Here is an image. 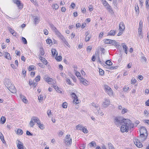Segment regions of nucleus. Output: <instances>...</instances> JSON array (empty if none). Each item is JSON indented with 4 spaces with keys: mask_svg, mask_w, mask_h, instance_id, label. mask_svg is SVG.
<instances>
[{
    "mask_svg": "<svg viewBox=\"0 0 149 149\" xmlns=\"http://www.w3.org/2000/svg\"><path fill=\"white\" fill-rule=\"evenodd\" d=\"M53 87L57 91L59 92L60 91V89L58 88V86L55 85H53Z\"/></svg>",
    "mask_w": 149,
    "mask_h": 149,
    "instance_id": "nucleus-37",
    "label": "nucleus"
},
{
    "mask_svg": "<svg viewBox=\"0 0 149 149\" xmlns=\"http://www.w3.org/2000/svg\"><path fill=\"white\" fill-rule=\"evenodd\" d=\"M139 36L140 38H143V34L142 32H138Z\"/></svg>",
    "mask_w": 149,
    "mask_h": 149,
    "instance_id": "nucleus-64",
    "label": "nucleus"
},
{
    "mask_svg": "<svg viewBox=\"0 0 149 149\" xmlns=\"http://www.w3.org/2000/svg\"><path fill=\"white\" fill-rule=\"evenodd\" d=\"M39 58L41 62H42L44 64L46 65L47 64V61L44 57L42 56H40Z\"/></svg>",
    "mask_w": 149,
    "mask_h": 149,
    "instance_id": "nucleus-19",
    "label": "nucleus"
},
{
    "mask_svg": "<svg viewBox=\"0 0 149 149\" xmlns=\"http://www.w3.org/2000/svg\"><path fill=\"white\" fill-rule=\"evenodd\" d=\"M99 71L100 74L101 75H103L104 74V71L102 69H100Z\"/></svg>",
    "mask_w": 149,
    "mask_h": 149,
    "instance_id": "nucleus-42",
    "label": "nucleus"
},
{
    "mask_svg": "<svg viewBox=\"0 0 149 149\" xmlns=\"http://www.w3.org/2000/svg\"><path fill=\"white\" fill-rule=\"evenodd\" d=\"M58 37L62 40L63 41L65 40V39L61 34V35Z\"/></svg>",
    "mask_w": 149,
    "mask_h": 149,
    "instance_id": "nucleus-46",
    "label": "nucleus"
},
{
    "mask_svg": "<svg viewBox=\"0 0 149 149\" xmlns=\"http://www.w3.org/2000/svg\"><path fill=\"white\" fill-rule=\"evenodd\" d=\"M37 118L35 117H33L29 123L30 126L32 127H33L35 123H37Z\"/></svg>",
    "mask_w": 149,
    "mask_h": 149,
    "instance_id": "nucleus-8",
    "label": "nucleus"
},
{
    "mask_svg": "<svg viewBox=\"0 0 149 149\" xmlns=\"http://www.w3.org/2000/svg\"><path fill=\"white\" fill-rule=\"evenodd\" d=\"M116 67H113V66H108L107 68L110 69V70H113L115 69H116Z\"/></svg>",
    "mask_w": 149,
    "mask_h": 149,
    "instance_id": "nucleus-56",
    "label": "nucleus"
},
{
    "mask_svg": "<svg viewBox=\"0 0 149 149\" xmlns=\"http://www.w3.org/2000/svg\"><path fill=\"white\" fill-rule=\"evenodd\" d=\"M108 11L109 12V13L112 15L114 14V12H113V10L111 8H111L110 9L108 10Z\"/></svg>",
    "mask_w": 149,
    "mask_h": 149,
    "instance_id": "nucleus-55",
    "label": "nucleus"
},
{
    "mask_svg": "<svg viewBox=\"0 0 149 149\" xmlns=\"http://www.w3.org/2000/svg\"><path fill=\"white\" fill-rule=\"evenodd\" d=\"M38 99L39 102H41L43 99V97L42 95H40L38 97Z\"/></svg>",
    "mask_w": 149,
    "mask_h": 149,
    "instance_id": "nucleus-32",
    "label": "nucleus"
},
{
    "mask_svg": "<svg viewBox=\"0 0 149 149\" xmlns=\"http://www.w3.org/2000/svg\"><path fill=\"white\" fill-rule=\"evenodd\" d=\"M80 81L81 83L84 85H87L88 84V82L83 77L79 78Z\"/></svg>",
    "mask_w": 149,
    "mask_h": 149,
    "instance_id": "nucleus-15",
    "label": "nucleus"
},
{
    "mask_svg": "<svg viewBox=\"0 0 149 149\" xmlns=\"http://www.w3.org/2000/svg\"><path fill=\"white\" fill-rule=\"evenodd\" d=\"M108 145L109 149H114L113 145L111 143H108Z\"/></svg>",
    "mask_w": 149,
    "mask_h": 149,
    "instance_id": "nucleus-39",
    "label": "nucleus"
},
{
    "mask_svg": "<svg viewBox=\"0 0 149 149\" xmlns=\"http://www.w3.org/2000/svg\"><path fill=\"white\" fill-rule=\"evenodd\" d=\"M86 144H81L80 146V148L81 149H84L86 146Z\"/></svg>",
    "mask_w": 149,
    "mask_h": 149,
    "instance_id": "nucleus-44",
    "label": "nucleus"
},
{
    "mask_svg": "<svg viewBox=\"0 0 149 149\" xmlns=\"http://www.w3.org/2000/svg\"><path fill=\"white\" fill-rule=\"evenodd\" d=\"M5 84L8 88L11 87V86L13 85L11 83V81L9 79H5Z\"/></svg>",
    "mask_w": 149,
    "mask_h": 149,
    "instance_id": "nucleus-10",
    "label": "nucleus"
},
{
    "mask_svg": "<svg viewBox=\"0 0 149 149\" xmlns=\"http://www.w3.org/2000/svg\"><path fill=\"white\" fill-rule=\"evenodd\" d=\"M133 125L131 123V120L129 119H125V121L120 126V130L122 133L125 132H127L129 128H133Z\"/></svg>",
    "mask_w": 149,
    "mask_h": 149,
    "instance_id": "nucleus-1",
    "label": "nucleus"
},
{
    "mask_svg": "<svg viewBox=\"0 0 149 149\" xmlns=\"http://www.w3.org/2000/svg\"><path fill=\"white\" fill-rule=\"evenodd\" d=\"M146 6L147 9L149 8V0H146Z\"/></svg>",
    "mask_w": 149,
    "mask_h": 149,
    "instance_id": "nucleus-45",
    "label": "nucleus"
},
{
    "mask_svg": "<svg viewBox=\"0 0 149 149\" xmlns=\"http://www.w3.org/2000/svg\"><path fill=\"white\" fill-rule=\"evenodd\" d=\"M129 89V87L127 86H125L124 88V91L125 92H127Z\"/></svg>",
    "mask_w": 149,
    "mask_h": 149,
    "instance_id": "nucleus-63",
    "label": "nucleus"
},
{
    "mask_svg": "<svg viewBox=\"0 0 149 149\" xmlns=\"http://www.w3.org/2000/svg\"><path fill=\"white\" fill-rule=\"evenodd\" d=\"M29 84L30 85H33V88L36 87L37 85V76H36L35 78V80H34L33 81L32 80L30 79L29 81Z\"/></svg>",
    "mask_w": 149,
    "mask_h": 149,
    "instance_id": "nucleus-7",
    "label": "nucleus"
},
{
    "mask_svg": "<svg viewBox=\"0 0 149 149\" xmlns=\"http://www.w3.org/2000/svg\"><path fill=\"white\" fill-rule=\"evenodd\" d=\"M50 26L52 31L55 32V33L58 31L56 28L52 24H50Z\"/></svg>",
    "mask_w": 149,
    "mask_h": 149,
    "instance_id": "nucleus-20",
    "label": "nucleus"
},
{
    "mask_svg": "<svg viewBox=\"0 0 149 149\" xmlns=\"http://www.w3.org/2000/svg\"><path fill=\"white\" fill-rule=\"evenodd\" d=\"M40 122V120H38V126L41 130H43L45 128V126L43 124L39 123Z\"/></svg>",
    "mask_w": 149,
    "mask_h": 149,
    "instance_id": "nucleus-23",
    "label": "nucleus"
},
{
    "mask_svg": "<svg viewBox=\"0 0 149 149\" xmlns=\"http://www.w3.org/2000/svg\"><path fill=\"white\" fill-rule=\"evenodd\" d=\"M0 138L3 143L5 142L3 136L1 133L0 132Z\"/></svg>",
    "mask_w": 149,
    "mask_h": 149,
    "instance_id": "nucleus-35",
    "label": "nucleus"
},
{
    "mask_svg": "<svg viewBox=\"0 0 149 149\" xmlns=\"http://www.w3.org/2000/svg\"><path fill=\"white\" fill-rule=\"evenodd\" d=\"M62 107L64 108H66L67 107V103L66 102L63 103L62 104Z\"/></svg>",
    "mask_w": 149,
    "mask_h": 149,
    "instance_id": "nucleus-40",
    "label": "nucleus"
},
{
    "mask_svg": "<svg viewBox=\"0 0 149 149\" xmlns=\"http://www.w3.org/2000/svg\"><path fill=\"white\" fill-rule=\"evenodd\" d=\"M92 49V47L91 46H88L87 48V51H89L90 52V51Z\"/></svg>",
    "mask_w": 149,
    "mask_h": 149,
    "instance_id": "nucleus-62",
    "label": "nucleus"
},
{
    "mask_svg": "<svg viewBox=\"0 0 149 149\" xmlns=\"http://www.w3.org/2000/svg\"><path fill=\"white\" fill-rule=\"evenodd\" d=\"M13 2L16 3L19 9H22L23 7V4L19 0H13Z\"/></svg>",
    "mask_w": 149,
    "mask_h": 149,
    "instance_id": "nucleus-11",
    "label": "nucleus"
},
{
    "mask_svg": "<svg viewBox=\"0 0 149 149\" xmlns=\"http://www.w3.org/2000/svg\"><path fill=\"white\" fill-rule=\"evenodd\" d=\"M92 105L95 107L96 108V110H95V113L96 114H98L99 113V111H100V108L99 107V105L97 104H96L94 103H92Z\"/></svg>",
    "mask_w": 149,
    "mask_h": 149,
    "instance_id": "nucleus-12",
    "label": "nucleus"
},
{
    "mask_svg": "<svg viewBox=\"0 0 149 149\" xmlns=\"http://www.w3.org/2000/svg\"><path fill=\"white\" fill-rule=\"evenodd\" d=\"M104 43L106 44H110V39H106L104 40Z\"/></svg>",
    "mask_w": 149,
    "mask_h": 149,
    "instance_id": "nucleus-48",
    "label": "nucleus"
},
{
    "mask_svg": "<svg viewBox=\"0 0 149 149\" xmlns=\"http://www.w3.org/2000/svg\"><path fill=\"white\" fill-rule=\"evenodd\" d=\"M23 133V131L20 129H18L17 131V134L19 135H22Z\"/></svg>",
    "mask_w": 149,
    "mask_h": 149,
    "instance_id": "nucleus-28",
    "label": "nucleus"
},
{
    "mask_svg": "<svg viewBox=\"0 0 149 149\" xmlns=\"http://www.w3.org/2000/svg\"><path fill=\"white\" fill-rule=\"evenodd\" d=\"M148 135V134H140L139 137H138L139 138L138 139L136 138L134 139V142L137 147L141 148L143 146L141 142H143L146 139Z\"/></svg>",
    "mask_w": 149,
    "mask_h": 149,
    "instance_id": "nucleus-2",
    "label": "nucleus"
},
{
    "mask_svg": "<svg viewBox=\"0 0 149 149\" xmlns=\"http://www.w3.org/2000/svg\"><path fill=\"white\" fill-rule=\"evenodd\" d=\"M123 44H122V46L123 48V49L124 50L126 54H127V50L128 49L127 47L126 46V45H123Z\"/></svg>",
    "mask_w": 149,
    "mask_h": 149,
    "instance_id": "nucleus-27",
    "label": "nucleus"
},
{
    "mask_svg": "<svg viewBox=\"0 0 149 149\" xmlns=\"http://www.w3.org/2000/svg\"><path fill=\"white\" fill-rule=\"evenodd\" d=\"M88 145L91 147H94L96 146V143L95 141H92L89 143L88 144Z\"/></svg>",
    "mask_w": 149,
    "mask_h": 149,
    "instance_id": "nucleus-29",
    "label": "nucleus"
},
{
    "mask_svg": "<svg viewBox=\"0 0 149 149\" xmlns=\"http://www.w3.org/2000/svg\"><path fill=\"white\" fill-rule=\"evenodd\" d=\"M29 71L31 70H34V66H31L29 67Z\"/></svg>",
    "mask_w": 149,
    "mask_h": 149,
    "instance_id": "nucleus-52",
    "label": "nucleus"
},
{
    "mask_svg": "<svg viewBox=\"0 0 149 149\" xmlns=\"http://www.w3.org/2000/svg\"><path fill=\"white\" fill-rule=\"evenodd\" d=\"M91 38V36L90 35H87V34H86L85 39V41L86 42H87L89 41Z\"/></svg>",
    "mask_w": 149,
    "mask_h": 149,
    "instance_id": "nucleus-33",
    "label": "nucleus"
},
{
    "mask_svg": "<svg viewBox=\"0 0 149 149\" xmlns=\"http://www.w3.org/2000/svg\"><path fill=\"white\" fill-rule=\"evenodd\" d=\"M82 131L84 133H88V130L84 127H83V128L82 129Z\"/></svg>",
    "mask_w": 149,
    "mask_h": 149,
    "instance_id": "nucleus-47",
    "label": "nucleus"
},
{
    "mask_svg": "<svg viewBox=\"0 0 149 149\" xmlns=\"http://www.w3.org/2000/svg\"><path fill=\"white\" fill-rule=\"evenodd\" d=\"M52 54L54 56L55 55L56 53H57L56 55L57 54V52L56 51V49H52Z\"/></svg>",
    "mask_w": 149,
    "mask_h": 149,
    "instance_id": "nucleus-31",
    "label": "nucleus"
},
{
    "mask_svg": "<svg viewBox=\"0 0 149 149\" xmlns=\"http://www.w3.org/2000/svg\"><path fill=\"white\" fill-rule=\"evenodd\" d=\"M52 40L51 39H48L46 40V42L47 44H50V43L52 42Z\"/></svg>",
    "mask_w": 149,
    "mask_h": 149,
    "instance_id": "nucleus-60",
    "label": "nucleus"
},
{
    "mask_svg": "<svg viewBox=\"0 0 149 149\" xmlns=\"http://www.w3.org/2000/svg\"><path fill=\"white\" fill-rule=\"evenodd\" d=\"M83 127L82 125H78L76 126V129L77 130H82Z\"/></svg>",
    "mask_w": 149,
    "mask_h": 149,
    "instance_id": "nucleus-30",
    "label": "nucleus"
},
{
    "mask_svg": "<svg viewBox=\"0 0 149 149\" xmlns=\"http://www.w3.org/2000/svg\"><path fill=\"white\" fill-rule=\"evenodd\" d=\"M43 31H44V34L45 35H47L48 34V31L47 29H45Z\"/></svg>",
    "mask_w": 149,
    "mask_h": 149,
    "instance_id": "nucleus-57",
    "label": "nucleus"
},
{
    "mask_svg": "<svg viewBox=\"0 0 149 149\" xmlns=\"http://www.w3.org/2000/svg\"><path fill=\"white\" fill-rule=\"evenodd\" d=\"M119 29L120 31H122L125 29L124 24L123 23H120L119 25Z\"/></svg>",
    "mask_w": 149,
    "mask_h": 149,
    "instance_id": "nucleus-17",
    "label": "nucleus"
},
{
    "mask_svg": "<svg viewBox=\"0 0 149 149\" xmlns=\"http://www.w3.org/2000/svg\"><path fill=\"white\" fill-rule=\"evenodd\" d=\"M73 102L74 103H75L76 104L79 103V101L77 97V98L76 97L74 99Z\"/></svg>",
    "mask_w": 149,
    "mask_h": 149,
    "instance_id": "nucleus-36",
    "label": "nucleus"
},
{
    "mask_svg": "<svg viewBox=\"0 0 149 149\" xmlns=\"http://www.w3.org/2000/svg\"><path fill=\"white\" fill-rule=\"evenodd\" d=\"M127 111V109H123L122 110L121 113L123 114H124L125 113H126Z\"/></svg>",
    "mask_w": 149,
    "mask_h": 149,
    "instance_id": "nucleus-50",
    "label": "nucleus"
},
{
    "mask_svg": "<svg viewBox=\"0 0 149 149\" xmlns=\"http://www.w3.org/2000/svg\"><path fill=\"white\" fill-rule=\"evenodd\" d=\"M140 134H145L147 133L146 128L143 126L141 127L139 130Z\"/></svg>",
    "mask_w": 149,
    "mask_h": 149,
    "instance_id": "nucleus-13",
    "label": "nucleus"
},
{
    "mask_svg": "<svg viewBox=\"0 0 149 149\" xmlns=\"http://www.w3.org/2000/svg\"><path fill=\"white\" fill-rule=\"evenodd\" d=\"M4 55L5 57L8 59H10V54L8 52H5L4 53Z\"/></svg>",
    "mask_w": 149,
    "mask_h": 149,
    "instance_id": "nucleus-24",
    "label": "nucleus"
},
{
    "mask_svg": "<svg viewBox=\"0 0 149 149\" xmlns=\"http://www.w3.org/2000/svg\"><path fill=\"white\" fill-rule=\"evenodd\" d=\"M135 10L136 12H139V7H138V5L137 4L135 5Z\"/></svg>",
    "mask_w": 149,
    "mask_h": 149,
    "instance_id": "nucleus-54",
    "label": "nucleus"
},
{
    "mask_svg": "<svg viewBox=\"0 0 149 149\" xmlns=\"http://www.w3.org/2000/svg\"><path fill=\"white\" fill-rule=\"evenodd\" d=\"M8 30L10 31V32L12 34H13L14 33V31L11 28L9 27L8 28Z\"/></svg>",
    "mask_w": 149,
    "mask_h": 149,
    "instance_id": "nucleus-49",
    "label": "nucleus"
},
{
    "mask_svg": "<svg viewBox=\"0 0 149 149\" xmlns=\"http://www.w3.org/2000/svg\"><path fill=\"white\" fill-rule=\"evenodd\" d=\"M110 104V101L109 99H105L102 104V106L103 107L106 108Z\"/></svg>",
    "mask_w": 149,
    "mask_h": 149,
    "instance_id": "nucleus-9",
    "label": "nucleus"
},
{
    "mask_svg": "<svg viewBox=\"0 0 149 149\" xmlns=\"http://www.w3.org/2000/svg\"><path fill=\"white\" fill-rule=\"evenodd\" d=\"M33 19L34 20V23L35 25L36 26V21H37V18L35 16H33Z\"/></svg>",
    "mask_w": 149,
    "mask_h": 149,
    "instance_id": "nucleus-51",
    "label": "nucleus"
},
{
    "mask_svg": "<svg viewBox=\"0 0 149 149\" xmlns=\"http://www.w3.org/2000/svg\"><path fill=\"white\" fill-rule=\"evenodd\" d=\"M70 135H67L64 140V142L67 145L70 144L72 143V139L70 138Z\"/></svg>",
    "mask_w": 149,
    "mask_h": 149,
    "instance_id": "nucleus-6",
    "label": "nucleus"
},
{
    "mask_svg": "<svg viewBox=\"0 0 149 149\" xmlns=\"http://www.w3.org/2000/svg\"><path fill=\"white\" fill-rule=\"evenodd\" d=\"M125 119L120 117H115L113 118V122L117 127H120Z\"/></svg>",
    "mask_w": 149,
    "mask_h": 149,
    "instance_id": "nucleus-3",
    "label": "nucleus"
},
{
    "mask_svg": "<svg viewBox=\"0 0 149 149\" xmlns=\"http://www.w3.org/2000/svg\"><path fill=\"white\" fill-rule=\"evenodd\" d=\"M8 89L12 93H15L16 92V89L14 85Z\"/></svg>",
    "mask_w": 149,
    "mask_h": 149,
    "instance_id": "nucleus-22",
    "label": "nucleus"
},
{
    "mask_svg": "<svg viewBox=\"0 0 149 149\" xmlns=\"http://www.w3.org/2000/svg\"><path fill=\"white\" fill-rule=\"evenodd\" d=\"M22 73L24 77H25L26 75V71L24 69H23Z\"/></svg>",
    "mask_w": 149,
    "mask_h": 149,
    "instance_id": "nucleus-58",
    "label": "nucleus"
},
{
    "mask_svg": "<svg viewBox=\"0 0 149 149\" xmlns=\"http://www.w3.org/2000/svg\"><path fill=\"white\" fill-rule=\"evenodd\" d=\"M110 41V44L114 45L116 48H118L120 46V45L118 43L116 42L115 40H111Z\"/></svg>",
    "mask_w": 149,
    "mask_h": 149,
    "instance_id": "nucleus-14",
    "label": "nucleus"
},
{
    "mask_svg": "<svg viewBox=\"0 0 149 149\" xmlns=\"http://www.w3.org/2000/svg\"><path fill=\"white\" fill-rule=\"evenodd\" d=\"M103 87L106 93L110 96L113 95V91L109 86L107 85L104 84Z\"/></svg>",
    "mask_w": 149,
    "mask_h": 149,
    "instance_id": "nucleus-4",
    "label": "nucleus"
},
{
    "mask_svg": "<svg viewBox=\"0 0 149 149\" xmlns=\"http://www.w3.org/2000/svg\"><path fill=\"white\" fill-rule=\"evenodd\" d=\"M105 63L109 65H111L112 64V63L109 60L105 62Z\"/></svg>",
    "mask_w": 149,
    "mask_h": 149,
    "instance_id": "nucleus-38",
    "label": "nucleus"
},
{
    "mask_svg": "<svg viewBox=\"0 0 149 149\" xmlns=\"http://www.w3.org/2000/svg\"><path fill=\"white\" fill-rule=\"evenodd\" d=\"M45 80L49 84H53L55 83L56 81L52 79L49 78L47 76H45L44 78Z\"/></svg>",
    "mask_w": 149,
    "mask_h": 149,
    "instance_id": "nucleus-5",
    "label": "nucleus"
},
{
    "mask_svg": "<svg viewBox=\"0 0 149 149\" xmlns=\"http://www.w3.org/2000/svg\"><path fill=\"white\" fill-rule=\"evenodd\" d=\"M115 34L116 31L114 30H111L108 33V35L114 36Z\"/></svg>",
    "mask_w": 149,
    "mask_h": 149,
    "instance_id": "nucleus-26",
    "label": "nucleus"
},
{
    "mask_svg": "<svg viewBox=\"0 0 149 149\" xmlns=\"http://www.w3.org/2000/svg\"><path fill=\"white\" fill-rule=\"evenodd\" d=\"M66 83L69 85H71L72 82L69 79H67L66 80Z\"/></svg>",
    "mask_w": 149,
    "mask_h": 149,
    "instance_id": "nucleus-53",
    "label": "nucleus"
},
{
    "mask_svg": "<svg viewBox=\"0 0 149 149\" xmlns=\"http://www.w3.org/2000/svg\"><path fill=\"white\" fill-rule=\"evenodd\" d=\"M22 42L24 44H27V40L24 38L23 37H22Z\"/></svg>",
    "mask_w": 149,
    "mask_h": 149,
    "instance_id": "nucleus-41",
    "label": "nucleus"
},
{
    "mask_svg": "<svg viewBox=\"0 0 149 149\" xmlns=\"http://www.w3.org/2000/svg\"><path fill=\"white\" fill-rule=\"evenodd\" d=\"M39 52H40V53H39V56H43V57L45 56L44 55L45 52L44 50L42 47H41L40 48Z\"/></svg>",
    "mask_w": 149,
    "mask_h": 149,
    "instance_id": "nucleus-18",
    "label": "nucleus"
},
{
    "mask_svg": "<svg viewBox=\"0 0 149 149\" xmlns=\"http://www.w3.org/2000/svg\"><path fill=\"white\" fill-rule=\"evenodd\" d=\"M62 57L61 56H57L56 58V59L58 61H60L62 60Z\"/></svg>",
    "mask_w": 149,
    "mask_h": 149,
    "instance_id": "nucleus-61",
    "label": "nucleus"
},
{
    "mask_svg": "<svg viewBox=\"0 0 149 149\" xmlns=\"http://www.w3.org/2000/svg\"><path fill=\"white\" fill-rule=\"evenodd\" d=\"M18 141V143L17 144V149H24L23 143L19 140Z\"/></svg>",
    "mask_w": 149,
    "mask_h": 149,
    "instance_id": "nucleus-16",
    "label": "nucleus"
},
{
    "mask_svg": "<svg viewBox=\"0 0 149 149\" xmlns=\"http://www.w3.org/2000/svg\"><path fill=\"white\" fill-rule=\"evenodd\" d=\"M52 7L55 10H56L58 9V6L57 4L55 3L52 5Z\"/></svg>",
    "mask_w": 149,
    "mask_h": 149,
    "instance_id": "nucleus-34",
    "label": "nucleus"
},
{
    "mask_svg": "<svg viewBox=\"0 0 149 149\" xmlns=\"http://www.w3.org/2000/svg\"><path fill=\"white\" fill-rule=\"evenodd\" d=\"M75 74L76 76L78 77V78L79 79V78H81V77H82L80 76V74L79 72L77 71H75Z\"/></svg>",
    "mask_w": 149,
    "mask_h": 149,
    "instance_id": "nucleus-43",
    "label": "nucleus"
},
{
    "mask_svg": "<svg viewBox=\"0 0 149 149\" xmlns=\"http://www.w3.org/2000/svg\"><path fill=\"white\" fill-rule=\"evenodd\" d=\"M63 42L68 47H69L70 46V45L69 44V43H68V42H67V41H66V39L65 40H64L63 41Z\"/></svg>",
    "mask_w": 149,
    "mask_h": 149,
    "instance_id": "nucleus-59",
    "label": "nucleus"
},
{
    "mask_svg": "<svg viewBox=\"0 0 149 149\" xmlns=\"http://www.w3.org/2000/svg\"><path fill=\"white\" fill-rule=\"evenodd\" d=\"M6 118L4 116H2L1 117V120H0V123H1V124H4L6 122Z\"/></svg>",
    "mask_w": 149,
    "mask_h": 149,
    "instance_id": "nucleus-25",
    "label": "nucleus"
},
{
    "mask_svg": "<svg viewBox=\"0 0 149 149\" xmlns=\"http://www.w3.org/2000/svg\"><path fill=\"white\" fill-rule=\"evenodd\" d=\"M20 97L22 101L24 103H26L27 102V100L26 99V97L23 95L20 94Z\"/></svg>",
    "mask_w": 149,
    "mask_h": 149,
    "instance_id": "nucleus-21",
    "label": "nucleus"
}]
</instances>
